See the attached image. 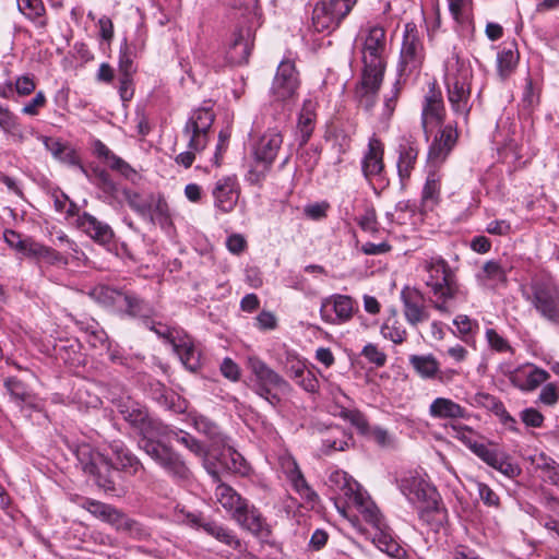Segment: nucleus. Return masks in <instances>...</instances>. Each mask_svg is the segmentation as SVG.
I'll return each instance as SVG.
<instances>
[{"label": "nucleus", "instance_id": "obj_1", "mask_svg": "<svg viewBox=\"0 0 559 559\" xmlns=\"http://www.w3.org/2000/svg\"><path fill=\"white\" fill-rule=\"evenodd\" d=\"M420 266L426 274L424 283L432 307L441 313H451L455 302L466 297L454 271L441 255L423 259Z\"/></svg>", "mask_w": 559, "mask_h": 559}, {"label": "nucleus", "instance_id": "obj_2", "mask_svg": "<svg viewBox=\"0 0 559 559\" xmlns=\"http://www.w3.org/2000/svg\"><path fill=\"white\" fill-rule=\"evenodd\" d=\"M357 40L364 64L361 87L365 94L374 95L381 86L386 67V32L379 24L368 23L361 27Z\"/></svg>", "mask_w": 559, "mask_h": 559}, {"label": "nucleus", "instance_id": "obj_3", "mask_svg": "<svg viewBox=\"0 0 559 559\" xmlns=\"http://www.w3.org/2000/svg\"><path fill=\"white\" fill-rule=\"evenodd\" d=\"M447 98L453 115L468 121L472 103L473 69L471 63L453 50L444 62Z\"/></svg>", "mask_w": 559, "mask_h": 559}, {"label": "nucleus", "instance_id": "obj_4", "mask_svg": "<svg viewBox=\"0 0 559 559\" xmlns=\"http://www.w3.org/2000/svg\"><path fill=\"white\" fill-rule=\"evenodd\" d=\"M521 294L537 314L552 325H559V286L550 277H534L522 285Z\"/></svg>", "mask_w": 559, "mask_h": 559}, {"label": "nucleus", "instance_id": "obj_5", "mask_svg": "<svg viewBox=\"0 0 559 559\" xmlns=\"http://www.w3.org/2000/svg\"><path fill=\"white\" fill-rule=\"evenodd\" d=\"M215 115L210 108H198L192 111L185 128L183 135L188 139V151L178 154L175 158L178 165L191 167L195 154L202 152L207 145L209 132L214 122Z\"/></svg>", "mask_w": 559, "mask_h": 559}, {"label": "nucleus", "instance_id": "obj_6", "mask_svg": "<svg viewBox=\"0 0 559 559\" xmlns=\"http://www.w3.org/2000/svg\"><path fill=\"white\" fill-rule=\"evenodd\" d=\"M247 367L254 377L252 390L272 406L281 402L278 393H289L292 385L258 356H249Z\"/></svg>", "mask_w": 559, "mask_h": 559}, {"label": "nucleus", "instance_id": "obj_7", "mask_svg": "<svg viewBox=\"0 0 559 559\" xmlns=\"http://www.w3.org/2000/svg\"><path fill=\"white\" fill-rule=\"evenodd\" d=\"M74 453L84 473L94 476L98 487L106 492H118L116 478L110 475L111 463L106 455L87 443L78 445Z\"/></svg>", "mask_w": 559, "mask_h": 559}, {"label": "nucleus", "instance_id": "obj_8", "mask_svg": "<svg viewBox=\"0 0 559 559\" xmlns=\"http://www.w3.org/2000/svg\"><path fill=\"white\" fill-rule=\"evenodd\" d=\"M119 412L122 418L143 437L141 445L146 440H153L166 433V427L151 417L147 409L134 401L128 400L121 403Z\"/></svg>", "mask_w": 559, "mask_h": 559}, {"label": "nucleus", "instance_id": "obj_9", "mask_svg": "<svg viewBox=\"0 0 559 559\" xmlns=\"http://www.w3.org/2000/svg\"><path fill=\"white\" fill-rule=\"evenodd\" d=\"M299 86V73L294 61H281L271 86L273 100L284 105L293 104L297 98Z\"/></svg>", "mask_w": 559, "mask_h": 559}, {"label": "nucleus", "instance_id": "obj_10", "mask_svg": "<svg viewBox=\"0 0 559 559\" xmlns=\"http://www.w3.org/2000/svg\"><path fill=\"white\" fill-rule=\"evenodd\" d=\"M141 448L173 478L177 480H188L190 478L191 471L181 456L170 448L154 440L144 441Z\"/></svg>", "mask_w": 559, "mask_h": 559}, {"label": "nucleus", "instance_id": "obj_11", "mask_svg": "<svg viewBox=\"0 0 559 559\" xmlns=\"http://www.w3.org/2000/svg\"><path fill=\"white\" fill-rule=\"evenodd\" d=\"M445 115L447 111L442 93L433 82L429 85L421 105L420 123L427 140L429 138L430 129L443 123Z\"/></svg>", "mask_w": 559, "mask_h": 559}, {"label": "nucleus", "instance_id": "obj_12", "mask_svg": "<svg viewBox=\"0 0 559 559\" xmlns=\"http://www.w3.org/2000/svg\"><path fill=\"white\" fill-rule=\"evenodd\" d=\"M81 507L96 519L108 523L117 531L132 532L138 523L111 504L94 499H84Z\"/></svg>", "mask_w": 559, "mask_h": 559}, {"label": "nucleus", "instance_id": "obj_13", "mask_svg": "<svg viewBox=\"0 0 559 559\" xmlns=\"http://www.w3.org/2000/svg\"><path fill=\"white\" fill-rule=\"evenodd\" d=\"M465 443L475 455L501 474L508 477H514L520 474L519 466L511 462L510 456L506 452L477 441L468 440Z\"/></svg>", "mask_w": 559, "mask_h": 559}, {"label": "nucleus", "instance_id": "obj_14", "mask_svg": "<svg viewBox=\"0 0 559 559\" xmlns=\"http://www.w3.org/2000/svg\"><path fill=\"white\" fill-rule=\"evenodd\" d=\"M424 58V45L419 32L415 24L407 23L405 25L401 48V66L403 70H416L421 66Z\"/></svg>", "mask_w": 559, "mask_h": 559}, {"label": "nucleus", "instance_id": "obj_15", "mask_svg": "<svg viewBox=\"0 0 559 559\" xmlns=\"http://www.w3.org/2000/svg\"><path fill=\"white\" fill-rule=\"evenodd\" d=\"M355 301L346 295H332L321 301V319L331 324H342L352 319Z\"/></svg>", "mask_w": 559, "mask_h": 559}, {"label": "nucleus", "instance_id": "obj_16", "mask_svg": "<svg viewBox=\"0 0 559 559\" xmlns=\"http://www.w3.org/2000/svg\"><path fill=\"white\" fill-rule=\"evenodd\" d=\"M513 265L504 259L489 260L485 262L476 274L478 284L485 288L496 290L508 286V274Z\"/></svg>", "mask_w": 559, "mask_h": 559}, {"label": "nucleus", "instance_id": "obj_17", "mask_svg": "<svg viewBox=\"0 0 559 559\" xmlns=\"http://www.w3.org/2000/svg\"><path fill=\"white\" fill-rule=\"evenodd\" d=\"M233 520L260 542L271 544L272 527L253 504L247 502L246 507Z\"/></svg>", "mask_w": 559, "mask_h": 559}, {"label": "nucleus", "instance_id": "obj_18", "mask_svg": "<svg viewBox=\"0 0 559 559\" xmlns=\"http://www.w3.org/2000/svg\"><path fill=\"white\" fill-rule=\"evenodd\" d=\"M459 139L457 126L449 123L436 135L428 151V162L435 167L440 166L449 156Z\"/></svg>", "mask_w": 559, "mask_h": 559}, {"label": "nucleus", "instance_id": "obj_19", "mask_svg": "<svg viewBox=\"0 0 559 559\" xmlns=\"http://www.w3.org/2000/svg\"><path fill=\"white\" fill-rule=\"evenodd\" d=\"M403 304V314L412 326H417L430 318V313L425 306L424 295L420 290L411 287H404L401 292Z\"/></svg>", "mask_w": 559, "mask_h": 559}, {"label": "nucleus", "instance_id": "obj_20", "mask_svg": "<svg viewBox=\"0 0 559 559\" xmlns=\"http://www.w3.org/2000/svg\"><path fill=\"white\" fill-rule=\"evenodd\" d=\"M212 194L216 209L223 213L231 212L235 209L240 194V188L236 176L219 178L214 183Z\"/></svg>", "mask_w": 559, "mask_h": 559}, {"label": "nucleus", "instance_id": "obj_21", "mask_svg": "<svg viewBox=\"0 0 559 559\" xmlns=\"http://www.w3.org/2000/svg\"><path fill=\"white\" fill-rule=\"evenodd\" d=\"M253 44V36L249 27L237 28L228 43L226 59L230 64L241 66L248 62Z\"/></svg>", "mask_w": 559, "mask_h": 559}, {"label": "nucleus", "instance_id": "obj_22", "mask_svg": "<svg viewBox=\"0 0 559 559\" xmlns=\"http://www.w3.org/2000/svg\"><path fill=\"white\" fill-rule=\"evenodd\" d=\"M118 313L134 319H140L144 324L152 322L156 316V309L146 299L132 290H124Z\"/></svg>", "mask_w": 559, "mask_h": 559}, {"label": "nucleus", "instance_id": "obj_23", "mask_svg": "<svg viewBox=\"0 0 559 559\" xmlns=\"http://www.w3.org/2000/svg\"><path fill=\"white\" fill-rule=\"evenodd\" d=\"M509 381L521 391H534L548 380L549 373L534 365H523L506 373Z\"/></svg>", "mask_w": 559, "mask_h": 559}, {"label": "nucleus", "instance_id": "obj_24", "mask_svg": "<svg viewBox=\"0 0 559 559\" xmlns=\"http://www.w3.org/2000/svg\"><path fill=\"white\" fill-rule=\"evenodd\" d=\"M111 457L110 475L115 478L114 471H121L128 475H136L143 468L140 460L121 441H112L109 445Z\"/></svg>", "mask_w": 559, "mask_h": 559}, {"label": "nucleus", "instance_id": "obj_25", "mask_svg": "<svg viewBox=\"0 0 559 559\" xmlns=\"http://www.w3.org/2000/svg\"><path fill=\"white\" fill-rule=\"evenodd\" d=\"M401 492L413 504H419L426 500L438 496V492L424 478L408 474L399 480Z\"/></svg>", "mask_w": 559, "mask_h": 559}, {"label": "nucleus", "instance_id": "obj_26", "mask_svg": "<svg viewBox=\"0 0 559 559\" xmlns=\"http://www.w3.org/2000/svg\"><path fill=\"white\" fill-rule=\"evenodd\" d=\"M207 472L212 475L214 481L218 483L215 488V498L216 501L228 512L230 513L231 519H234L243 507L248 500L243 499L234 488L230 486L219 483L218 472L207 466Z\"/></svg>", "mask_w": 559, "mask_h": 559}, {"label": "nucleus", "instance_id": "obj_27", "mask_svg": "<svg viewBox=\"0 0 559 559\" xmlns=\"http://www.w3.org/2000/svg\"><path fill=\"white\" fill-rule=\"evenodd\" d=\"M283 144V135L280 131L267 130L259 140L254 147L257 162L263 164L269 169L275 160L277 153Z\"/></svg>", "mask_w": 559, "mask_h": 559}, {"label": "nucleus", "instance_id": "obj_28", "mask_svg": "<svg viewBox=\"0 0 559 559\" xmlns=\"http://www.w3.org/2000/svg\"><path fill=\"white\" fill-rule=\"evenodd\" d=\"M328 484L337 495L344 497L350 506L355 500L361 499L360 485L346 472L334 471L330 474Z\"/></svg>", "mask_w": 559, "mask_h": 559}, {"label": "nucleus", "instance_id": "obj_29", "mask_svg": "<svg viewBox=\"0 0 559 559\" xmlns=\"http://www.w3.org/2000/svg\"><path fill=\"white\" fill-rule=\"evenodd\" d=\"M78 226L93 240L105 245L109 243L114 238V231L111 227L98 221L95 216L84 212L78 217Z\"/></svg>", "mask_w": 559, "mask_h": 559}, {"label": "nucleus", "instance_id": "obj_30", "mask_svg": "<svg viewBox=\"0 0 559 559\" xmlns=\"http://www.w3.org/2000/svg\"><path fill=\"white\" fill-rule=\"evenodd\" d=\"M343 21L331 8L329 2L317 1L312 9L311 23L317 32H331L337 28Z\"/></svg>", "mask_w": 559, "mask_h": 559}, {"label": "nucleus", "instance_id": "obj_31", "mask_svg": "<svg viewBox=\"0 0 559 559\" xmlns=\"http://www.w3.org/2000/svg\"><path fill=\"white\" fill-rule=\"evenodd\" d=\"M383 145L379 139L372 136L368 142V150L361 162V169L367 179H371L383 170Z\"/></svg>", "mask_w": 559, "mask_h": 559}, {"label": "nucleus", "instance_id": "obj_32", "mask_svg": "<svg viewBox=\"0 0 559 559\" xmlns=\"http://www.w3.org/2000/svg\"><path fill=\"white\" fill-rule=\"evenodd\" d=\"M418 156L416 141L402 138L399 144L397 173L402 182L407 180L415 167Z\"/></svg>", "mask_w": 559, "mask_h": 559}, {"label": "nucleus", "instance_id": "obj_33", "mask_svg": "<svg viewBox=\"0 0 559 559\" xmlns=\"http://www.w3.org/2000/svg\"><path fill=\"white\" fill-rule=\"evenodd\" d=\"M316 126V104L311 99L304 102L299 114L296 136L299 146H304L310 140Z\"/></svg>", "mask_w": 559, "mask_h": 559}, {"label": "nucleus", "instance_id": "obj_34", "mask_svg": "<svg viewBox=\"0 0 559 559\" xmlns=\"http://www.w3.org/2000/svg\"><path fill=\"white\" fill-rule=\"evenodd\" d=\"M429 415L436 419L466 418L467 412L451 399L437 397L429 405Z\"/></svg>", "mask_w": 559, "mask_h": 559}, {"label": "nucleus", "instance_id": "obj_35", "mask_svg": "<svg viewBox=\"0 0 559 559\" xmlns=\"http://www.w3.org/2000/svg\"><path fill=\"white\" fill-rule=\"evenodd\" d=\"M124 290L99 284L88 292V296L103 306L118 312Z\"/></svg>", "mask_w": 559, "mask_h": 559}, {"label": "nucleus", "instance_id": "obj_36", "mask_svg": "<svg viewBox=\"0 0 559 559\" xmlns=\"http://www.w3.org/2000/svg\"><path fill=\"white\" fill-rule=\"evenodd\" d=\"M202 530L217 542L229 546L234 549H241V540L237 537L233 530L214 520L202 522Z\"/></svg>", "mask_w": 559, "mask_h": 559}, {"label": "nucleus", "instance_id": "obj_37", "mask_svg": "<svg viewBox=\"0 0 559 559\" xmlns=\"http://www.w3.org/2000/svg\"><path fill=\"white\" fill-rule=\"evenodd\" d=\"M171 346L186 368L194 371L200 367V353L188 336L171 340Z\"/></svg>", "mask_w": 559, "mask_h": 559}, {"label": "nucleus", "instance_id": "obj_38", "mask_svg": "<svg viewBox=\"0 0 559 559\" xmlns=\"http://www.w3.org/2000/svg\"><path fill=\"white\" fill-rule=\"evenodd\" d=\"M143 218L148 219L153 224H158L162 228L171 225V216L165 198L159 193H151L150 214Z\"/></svg>", "mask_w": 559, "mask_h": 559}, {"label": "nucleus", "instance_id": "obj_39", "mask_svg": "<svg viewBox=\"0 0 559 559\" xmlns=\"http://www.w3.org/2000/svg\"><path fill=\"white\" fill-rule=\"evenodd\" d=\"M372 543L379 550L392 558L402 559L405 556V550L392 536L386 525L384 527L377 528V532L372 537Z\"/></svg>", "mask_w": 559, "mask_h": 559}, {"label": "nucleus", "instance_id": "obj_40", "mask_svg": "<svg viewBox=\"0 0 559 559\" xmlns=\"http://www.w3.org/2000/svg\"><path fill=\"white\" fill-rule=\"evenodd\" d=\"M409 365L418 377L424 380L436 379L439 373V361L432 354L411 355Z\"/></svg>", "mask_w": 559, "mask_h": 559}, {"label": "nucleus", "instance_id": "obj_41", "mask_svg": "<svg viewBox=\"0 0 559 559\" xmlns=\"http://www.w3.org/2000/svg\"><path fill=\"white\" fill-rule=\"evenodd\" d=\"M350 506L356 508L362 519L376 530L385 526L384 519L379 508L365 492L361 493V499L355 500Z\"/></svg>", "mask_w": 559, "mask_h": 559}, {"label": "nucleus", "instance_id": "obj_42", "mask_svg": "<svg viewBox=\"0 0 559 559\" xmlns=\"http://www.w3.org/2000/svg\"><path fill=\"white\" fill-rule=\"evenodd\" d=\"M423 504L419 510V518L431 525L432 527L438 528L442 525L445 520V509L440 504L438 500V496L420 502Z\"/></svg>", "mask_w": 559, "mask_h": 559}, {"label": "nucleus", "instance_id": "obj_43", "mask_svg": "<svg viewBox=\"0 0 559 559\" xmlns=\"http://www.w3.org/2000/svg\"><path fill=\"white\" fill-rule=\"evenodd\" d=\"M287 477L297 493L307 501L314 502L318 499L316 491L307 483L296 461H292V467L287 469Z\"/></svg>", "mask_w": 559, "mask_h": 559}, {"label": "nucleus", "instance_id": "obj_44", "mask_svg": "<svg viewBox=\"0 0 559 559\" xmlns=\"http://www.w3.org/2000/svg\"><path fill=\"white\" fill-rule=\"evenodd\" d=\"M519 62V51L514 43L504 47L497 56V71L501 80H507Z\"/></svg>", "mask_w": 559, "mask_h": 559}, {"label": "nucleus", "instance_id": "obj_45", "mask_svg": "<svg viewBox=\"0 0 559 559\" xmlns=\"http://www.w3.org/2000/svg\"><path fill=\"white\" fill-rule=\"evenodd\" d=\"M223 449L217 456L221 466L231 473L246 474L247 466L242 455L234 450L231 447L221 445Z\"/></svg>", "mask_w": 559, "mask_h": 559}, {"label": "nucleus", "instance_id": "obj_46", "mask_svg": "<svg viewBox=\"0 0 559 559\" xmlns=\"http://www.w3.org/2000/svg\"><path fill=\"white\" fill-rule=\"evenodd\" d=\"M380 333L384 338L392 341L394 344H402L406 340V329L399 320L395 310L385 319L381 325Z\"/></svg>", "mask_w": 559, "mask_h": 559}, {"label": "nucleus", "instance_id": "obj_47", "mask_svg": "<svg viewBox=\"0 0 559 559\" xmlns=\"http://www.w3.org/2000/svg\"><path fill=\"white\" fill-rule=\"evenodd\" d=\"M16 3L20 12L35 22L37 26L45 27L47 25L44 19L45 7L41 0H16Z\"/></svg>", "mask_w": 559, "mask_h": 559}, {"label": "nucleus", "instance_id": "obj_48", "mask_svg": "<svg viewBox=\"0 0 559 559\" xmlns=\"http://www.w3.org/2000/svg\"><path fill=\"white\" fill-rule=\"evenodd\" d=\"M4 386L11 399L19 405L31 404L32 393L24 382L15 377H9L4 380Z\"/></svg>", "mask_w": 559, "mask_h": 559}, {"label": "nucleus", "instance_id": "obj_49", "mask_svg": "<svg viewBox=\"0 0 559 559\" xmlns=\"http://www.w3.org/2000/svg\"><path fill=\"white\" fill-rule=\"evenodd\" d=\"M28 257L44 260L45 262H47L51 265H57V264L67 265L68 264V259L66 257H63L60 252H58L57 250H55L52 248L43 246L38 242H35V245H33L32 247H28Z\"/></svg>", "mask_w": 559, "mask_h": 559}, {"label": "nucleus", "instance_id": "obj_50", "mask_svg": "<svg viewBox=\"0 0 559 559\" xmlns=\"http://www.w3.org/2000/svg\"><path fill=\"white\" fill-rule=\"evenodd\" d=\"M195 429L205 435L211 441L213 447L219 448L225 444V437L219 431L218 427L204 416L194 418Z\"/></svg>", "mask_w": 559, "mask_h": 559}, {"label": "nucleus", "instance_id": "obj_51", "mask_svg": "<svg viewBox=\"0 0 559 559\" xmlns=\"http://www.w3.org/2000/svg\"><path fill=\"white\" fill-rule=\"evenodd\" d=\"M123 195L128 205L141 217L150 214L151 193L144 195L126 189Z\"/></svg>", "mask_w": 559, "mask_h": 559}, {"label": "nucleus", "instance_id": "obj_52", "mask_svg": "<svg viewBox=\"0 0 559 559\" xmlns=\"http://www.w3.org/2000/svg\"><path fill=\"white\" fill-rule=\"evenodd\" d=\"M283 366L286 373L294 380L299 379L307 368L305 360L292 350L286 352Z\"/></svg>", "mask_w": 559, "mask_h": 559}, {"label": "nucleus", "instance_id": "obj_53", "mask_svg": "<svg viewBox=\"0 0 559 559\" xmlns=\"http://www.w3.org/2000/svg\"><path fill=\"white\" fill-rule=\"evenodd\" d=\"M170 436L174 440L189 449L195 455H204L205 450L203 445L190 433L183 430H171Z\"/></svg>", "mask_w": 559, "mask_h": 559}, {"label": "nucleus", "instance_id": "obj_54", "mask_svg": "<svg viewBox=\"0 0 559 559\" xmlns=\"http://www.w3.org/2000/svg\"><path fill=\"white\" fill-rule=\"evenodd\" d=\"M134 56L124 40L119 52V75H133L136 71Z\"/></svg>", "mask_w": 559, "mask_h": 559}, {"label": "nucleus", "instance_id": "obj_55", "mask_svg": "<svg viewBox=\"0 0 559 559\" xmlns=\"http://www.w3.org/2000/svg\"><path fill=\"white\" fill-rule=\"evenodd\" d=\"M4 241L13 249L28 255V247L35 245L36 241L27 238L23 239L22 236L12 229H7L3 233Z\"/></svg>", "mask_w": 559, "mask_h": 559}, {"label": "nucleus", "instance_id": "obj_56", "mask_svg": "<svg viewBox=\"0 0 559 559\" xmlns=\"http://www.w3.org/2000/svg\"><path fill=\"white\" fill-rule=\"evenodd\" d=\"M538 467L544 473V479L555 486H559V464L546 455H540Z\"/></svg>", "mask_w": 559, "mask_h": 559}, {"label": "nucleus", "instance_id": "obj_57", "mask_svg": "<svg viewBox=\"0 0 559 559\" xmlns=\"http://www.w3.org/2000/svg\"><path fill=\"white\" fill-rule=\"evenodd\" d=\"M340 416L355 426L361 433L368 432V421L358 409L342 408Z\"/></svg>", "mask_w": 559, "mask_h": 559}, {"label": "nucleus", "instance_id": "obj_58", "mask_svg": "<svg viewBox=\"0 0 559 559\" xmlns=\"http://www.w3.org/2000/svg\"><path fill=\"white\" fill-rule=\"evenodd\" d=\"M485 335L488 345L490 346L491 349L498 353L513 352L509 342L503 336H501L496 330L487 329Z\"/></svg>", "mask_w": 559, "mask_h": 559}, {"label": "nucleus", "instance_id": "obj_59", "mask_svg": "<svg viewBox=\"0 0 559 559\" xmlns=\"http://www.w3.org/2000/svg\"><path fill=\"white\" fill-rule=\"evenodd\" d=\"M440 191L439 178L435 173L428 175L423 189V200L425 202H437Z\"/></svg>", "mask_w": 559, "mask_h": 559}, {"label": "nucleus", "instance_id": "obj_60", "mask_svg": "<svg viewBox=\"0 0 559 559\" xmlns=\"http://www.w3.org/2000/svg\"><path fill=\"white\" fill-rule=\"evenodd\" d=\"M361 355L377 367H382L386 362V355L377 345L369 343L364 346Z\"/></svg>", "mask_w": 559, "mask_h": 559}, {"label": "nucleus", "instance_id": "obj_61", "mask_svg": "<svg viewBox=\"0 0 559 559\" xmlns=\"http://www.w3.org/2000/svg\"><path fill=\"white\" fill-rule=\"evenodd\" d=\"M13 85H14V91L20 96L31 95L36 88L34 78H33V75H29V74H24V75L19 76L16 79V81L13 83Z\"/></svg>", "mask_w": 559, "mask_h": 559}, {"label": "nucleus", "instance_id": "obj_62", "mask_svg": "<svg viewBox=\"0 0 559 559\" xmlns=\"http://www.w3.org/2000/svg\"><path fill=\"white\" fill-rule=\"evenodd\" d=\"M477 489L480 500L487 506L498 508L500 499L498 495L485 483H477Z\"/></svg>", "mask_w": 559, "mask_h": 559}, {"label": "nucleus", "instance_id": "obj_63", "mask_svg": "<svg viewBox=\"0 0 559 559\" xmlns=\"http://www.w3.org/2000/svg\"><path fill=\"white\" fill-rule=\"evenodd\" d=\"M17 126V117L8 107L0 105V129L11 132Z\"/></svg>", "mask_w": 559, "mask_h": 559}, {"label": "nucleus", "instance_id": "obj_64", "mask_svg": "<svg viewBox=\"0 0 559 559\" xmlns=\"http://www.w3.org/2000/svg\"><path fill=\"white\" fill-rule=\"evenodd\" d=\"M219 369L222 374L233 382L238 381L240 378L239 366L229 357L223 359Z\"/></svg>", "mask_w": 559, "mask_h": 559}]
</instances>
